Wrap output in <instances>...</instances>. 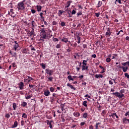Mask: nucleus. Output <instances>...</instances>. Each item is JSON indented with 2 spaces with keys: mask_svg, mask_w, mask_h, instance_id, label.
<instances>
[{
  "mask_svg": "<svg viewBox=\"0 0 129 129\" xmlns=\"http://www.w3.org/2000/svg\"><path fill=\"white\" fill-rule=\"evenodd\" d=\"M29 47L31 48V51H36V49H35V47L32 45H30Z\"/></svg>",
  "mask_w": 129,
  "mask_h": 129,
  "instance_id": "nucleus-34",
  "label": "nucleus"
},
{
  "mask_svg": "<svg viewBox=\"0 0 129 129\" xmlns=\"http://www.w3.org/2000/svg\"><path fill=\"white\" fill-rule=\"evenodd\" d=\"M44 95L45 96H49L50 95V91L49 90H46L44 92Z\"/></svg>",
  "mask_w": 129,
  "mask_h": 129,
  "instance_id": "nucleus-11",
  "label": "nucleus"
},
{
  "mask_svg": "<svg viewBox=\"0 0 129 129\" xmlns=\"http://www.w3.org/2000/svg\"><path fill=\"white\" fill-rule=\"evenodd\" d=\"M60 47H61V45H60V44H57L56 46V48L57 49H59V48H60Z\"/></svg>",
  "mask_w": 129,
  "mask_h": 129,
  "instance_id": "nucleus-55",
  "label": "nucleus"
},
{
  "mask_svg": "<svg viewBox=\"0 0 129 129\" xmlns=\"http://www.w3.org/2000/svg\"><path fill=\"white\" fill-rule=\"evenodd\" d=\"M12 66H13V68H16V67H17V64L16 63V62H13V63H12Z\"/></svg>",
  "mask_w": 129,
  "mask_h": 129,
  "instance_id": "nucleus-49",
  "label": "nucleus"
},
{
  "mask_svg": "<svg viewBox=\"0 0 129 129\" xmlns=\"http://www.w3.org/2000/svg\"><path fill=\"white\" fill-rule=\"evenodd\" d=\"M54 90L55 89H54V88L52 87L50 88V91H51V92H54Z\"/></svg>",
  "mask_w": 129,
  "mask_h": 129,
  "instance_id": "nucleus-46",
  "label": "nucleus"
},
{
  "mask_svg": "<svg viewBox=\"0 0 129 129\" xmlns=\"http://www.w3.org/2000/svg\"><path fill=\"white\" fill-rule=\"evenodd\" d=\"M18 86L20 90H24V87H25V85L24 84V83L23 82H20L18 84Z\"/></svg>",
  "mask_w": 129,
  "mask_h": 129,
  "instance_id": "nucleus-6",
  "label": "nucleus"
},
{
  "mask_svg": "<svg viewBox=\"0 0 129 129\" xmlns=\"http://www.w3.org/2000/svg\"><path fill=\"white\" fill-rule=\"evenodd\" d=\"M53 73H54V72L52 70H50L49 69H46L45 70V73H46V74H48V75L49 76H51V75H53Z\"/></svg>",
  "mask_w": 129,
  "mask_h": 129,
  "instance_id": "nucleus-4",
  "label": "nucleus"
},
{
  "mask_svg": "<svg viewBox=\"0 0 129 129\" xmlns=\"http://www.w3.org/2000/svg\"><path fill=\"white\" fill-rule=\"evenodd\" d=\"M89 129H93V126L92 125H90L89 127Z\"/></svg>",
  "mask_w": 129,
  "mask_h": 129,
  "instance_id": "nucleus-64",
  "label": "nucleus"
},
{
  "mask_svg": "<svg viewBox=\"0 0 129 129\" xmlns=\"http://www.w3.org/2000/svg\"><path fill=\"white\" fill-rule=\"evenodd\" d=\"M17 126H18V121H15L14 124L12 125V128H15V127H17Z\"/></svg>",
  "mask_w": 129,
  "mask_h": 129,
  "instance_id": "nucleus-17",
  "label": "nucleus"
},
{
  "mask_svg": "<svg viewBox=\"0 0 129 129\" xmlns=\"http://www.w3.org/2000/svg\"><path fill=\"white\" fill-rule=\"evenodd\" d=\"M77 17H79L80 16H82V11H80L77 14Z\"/></svg>",
  "mask_w": 129,
  "mask_h": 129,
  "instance_id": "nucleus-36",
  "label": "nucleus"
},
{
  "mask_svg": "<svg viewBox=\"0 0 129 129\" xmlns=\"http://www.w3.org/2000/svg\"><path fill=\"white\" fill-rule=\"evenodd\" d=\"M61 42H64L66 44H67V42H68V39L67 38L63 37L61 39Z\"/></svg>",
  "mask_w": 129,
  "mask_h": 129,
  "instance_id": "nucleus-20",
  "label": "nucleus"
},
{
  "mask_svg": "<svg viewBox=\"0 0 129 129\" xmlns=\"http://www.w3.org/2000/svg\"><path fill=\"white\" fill-rule=\"evenodd\" d=\"M52 25H53V26H56V25H57V22H56V21H53V22H52Z\"/></svg>",
  "mask_w": 129,
  "mask_h": 129,
  "instance_id": "nucleus-58",
  "label": "nucleus"
},
{
  "mask_svg": "<svg viewBox=\"0 0 129 129\" xmlns=\"http://www.w3.org/2000/svg\"><path fill=\"white\" fill-rule=\"evenodd\" d=\"M25 0L23 2H19L17 5V9H18V11H23L25 10V4L24 2Z\"/></svg>",
  "mask_w": 129,
  "mask_h": 129,
  "instance_id": "nucleus-1",
  "label": "nucleus"
},
{
  "mask_svg": "<svg viewBox=\"0 0 129 129\" xmlns=\"http://www.w3.org/2000/svg\"><path fill=\"white\" fill-rule=\"evenodd\" d=\"M54 101H55V99H54V97H50V102H51V103H54Z\"/></svg>",
  "mask_w": 129,
  "mask_h": 129,
  "instance_id": "nucleus-35",
  "label": "nucleus"
},
{
  "mask_svg": "<svg viewBox=\"0 0 129 129\" xmlns=\"http://www.w3.org/2000/svg\"><path fill=\"white\" fill-rule=\"evenodd\" d=\"M87 116H88V114L87 113H84L83 114V118H87Z\"/></svg>",
  "mask_w": 129,
  "mask_h": 129,
  "instance_id": "nucleus-27",
  "label": "nucleus"
},
{
  "mask_svg": "<svg viewBox=\"0 0 129 129\" xmlns=\"http://www.w3.org/2000/svg\"><path fill=\"white\" fill-rule=\"evenodd\" d=\"M13 107L14 110H16V108H17V104H16V103H13Z\"/></svg>",
  "mask_w": 129,
  "mask_h": 129,
  "instance_id": "nucleus-32",
  "label": "nucleus"
},
{
  "mask_svg": "<svg viewBox=\"0 0 129 129\" xmlns=\"http://www.w3.org/2000/svg\"><path fill=\"white\" fill-rule=\"evenodd\" d=\"M48 79L49 80V81H52V80H53V77H48Z\"/></svg>",
  "mask_w": 129,
  "mask_h": 129,
  "instance_id": "nucleus-51",
  "label": "nucleus"
},
{
  "mask_svg": "<svg viewBox=\"0 0 129 129\" xmlns=\"http://www.w3.org/2000/svg\"><path fill=\"white\" fill-rule=\"evenodd\" d=\"M68 79H69V81H73V80H74V79L73 78H72V76L70 75L68 77Z\"/></svg>",
  "mask_w": 129,
  "mask_h": 129,
  "instance_id": "nucleus-25",
  "label": "nucleus"
},
{
  "mask_svg": "<svg viewBox=\"0 0 129 129\" xmlns=\"http://www.w3.org/2000/svg\"><path fill=\"white\" fill-rule=\"evenodd\" d=\"M85 124H86L85 122H81L80 124V125L81 126H83V125H84Z\"/></svg>",
  "mask_w": 129,
  "mask_h": 129,
  "instance_id": "nucleus-47",
  "label": "nucleus"
},
{
  "mask_svg": "<svg viewBox=\"0 0 129 129\" xmlns=\"http://www.w3.org/2000/svg\"><path fill=\"white\" fill-rule=\"evenodd\" d=\"M20 46L19 44H14L13 46V49L15 50V51H17L18 50V48H19Z\"/></svg>",
  "mask_w": 129,
  "mask_h": 129,
  "instance_id": "nucleus-15",
  "label": "nucleus"
},
{
  "mask_svg": "<svg viewBox=\"0 0 129 129\" xmlns=\"http://www.w3.org/2000/svg\"><path fill=\"white\" fill-rule=\"evenodd\" d=\"M102 5V2L99 1L98 6H97V8H100V7H101Z\"/></svg>",
  "mask_w": 129,
  "mask_h": 129,
  "instance_id": "nucleus-28",
  "label": "nucleus"
},
{
  "mask_svg": "<svg viewBox=\"0 0 129 129\" xmlns=\"http://www.w3.org/2000/svg\"><path fill=\"white\" fill-rule=\"evenodd\" d=\"M31 97H32V95H29L25 97L26 99H31Z\"/></svg>",
  "mask_w": 129,
  "mask_h": 129,
  "instance_id": "nucleus-39",
  "label": "nucleus"
},
{
  "mask_svg": "<svg viewBox=\"0 0 129 129\" xmlns=\"http://www.w3.org/2000/svg\"><path fill=\"white\" fill-rule=\"evenodd\" d=\"M60 26H61V27H65V26H66V23L64 21H62L60 23Z\"/></svg>",
  "mask_w": 129,
  "mask_h": 129,
  "instance_id": "nucleus-31",
  "label": "nucleus"
},
{
  "mask_svg": "<svg viewBox=\"0 0 129 129\" xmlns=\"http://www.w3.org/2000/svg\"><path fill=\"white\" fill-rule=\"evenodd\" d=\"M122 122L124 124L129 123V119H126V118H124L122 119Z\"/></svg>",
  "mask_w": 129,
  "mask_h": 129,
  "instance_id": "nucleus-9",
  "label": "nucleus"
},
{
  "mask_svg": "<svg viewBox=\"0 0 129 129\" xmlns=\"http://www.w3.org/2000/svg\"><path fill=\"white\" fill-rule=\"evenodd\" d=\"M100 124V123L98 122L96 123V125H95V129H98V125Z\"/></svg>",
  "mask_w": 129,
  "mask_h": 129,
  "instance_id": "nucleus-41",
  "label": "nucleus"
},
{
  "mask_svg": "<svg viewBox=\"0 0 129 129\" xmlns=\"http://www.w3.org/2000/svg\"><path fill=\"white\" fill-rule=\"evenodd\" d=\"M89 60V59L87 58V60H83V66H87V61H88Z\"/></svg>",
  "mask_w": 129,
  "mask_h": 129,
  "instance_id": "nucleus-18",
  "label": "nucleus"
},
{
  "mask_svg": "<svg viewBox=\"0 0 129 129\" xmlns=\"http://www.w3.org/2000/svg\"><path fill=\"white\" fill-rule=\"evenodd\" d=\"M40 17L43 19V20H44V17H43V13H40Z\"/></svg>",
  "mask_w": 129,
  "mask_h": 129,
  "instance_id": "nucleus-59",
  "label": "nucleus"
},
{
  "mask_svg": "<svg viewBox=\"0 0 129 129\" xmlns=\"http://www.w3.org/2000/svg\"><path fill=\"white\" fill-rule=\"evenodd\" d=\"M31 13L32 14H35L36 13V10L34 9L31 10Z\"/></svg>",
  "mask_w": 129,
  "mask_h": 129,
  "instance_id": "nucleus-62",
  "label": "nucleus"
},
{
  "mask_svg": "<svg viewBox=\"0 0 129 129\" xmlns=\"http://www.w3.org/2000/svg\"><path fill=\"white\" fill-rule=\"evenodd\" d=\"M109 84H110V85H112L113 84V82L111 80H109Z\"/></svg>",
  "mask_w": 129,
  "mask_h": 129,
  "instance_id": "nucleus-53",
  "label": "nucleus"
},
{
  "mask_svg": "<svg viewBox=\"0 0 129 129\" xmlns=\"http://www.w3.org/2000/svg\"><path fill=\"white\" fill-rule=\"evenodd\" d=\"M67 86L71 88V89H73V90H76V88H75L72 85H71L70 83H68L67 84Z\"/></svg>",
  "mask_w": 129,
  "mask_h": 129,
  "instance_id": "nucleus-10",
  "label": "nucleus"
},
{
  "mask_svg": "<svg viewBox=\"0 0 129 129\" xmlns=\"http://www.w3.org/2000/svg\"><path fill=\"white\" fill-rule=\"evenodd\" d=\"M92 58H96V54H94L91 55Z\"/></svg>",
  "mask_w": 129,
  "mask_h": 129,
  "instance_id": "nucleus-63",
  "label": "nucleus"
},
{
  "mask_svg": "<svg viewBox=\"0 0 129 129\" xmlns=\"http://www.w3.org/2000/svg\"><path fill=\"white\" fill-rule=\"evenodd\" d=\"M46 122H47V124L48 125H51L52 124V122H51V121L49 120H47Z\"/></svg>",
  "mask_w": 129,
  "mask_h": 129,
  "instance_id": "nucleus-37",
  "label": "nucleus"
},
{
  "mask_svg": "<svg viewBox=\"0 0 129 129\" xmlns=\"http://www.w3.org/2000/svg\"><path fill=\"white\" fill-rule=\"evenodd\" d=\"M95 78H97V79H98L99 78H103V75L101 74H96L95 75Z\"/></svg>",
  "mask_w": 129,
  "mask_h": 129,
  "instance_id": "nucleus-8",
  "label": "nucleus"
},
{
  "mask_svg": "<svg viewBox=\"0 0 129 129\" xmlns=\"http://www.w3.org/2000/svg\"><path fill=\"white\" fill-rule=\"evenodd\" d=\"M65 11H63L62 10H59L58 11V17H61V16H62V14H63V13H64Z\"/></svg>",
  "mask_w": 129,
  "mask_h": 129,
  "instance_id": "nucleus-22",
  "label": "nucleus"
},
{
  "mask_svg": "<svg viewBox=\"0 0 129 129\" xmlns=\"http://www.w3.org/2000/svg\"><path fill=\"white\" fill-rule=\"evenodd\" d=\"M124 91H125L124 90V89H122V90H121L120 91V92L121 94H122V93H124Z\"/></svg>",
  "mask_w": 129,
  "mask_h": 129,
  "instance_id": "nucleus-57",
  "label": "nucleus"
},
{
  "mask_svg": "<svg viewBox=\"0 0 129 129\" xmlns=\"http://www.w3.org/2000/svg\"><path fill=\"white\" fill-rule=\"evenodd\" d=\"M72 3V1H69L67 3V5L65 6V8H69L70 7V5H71V3Z\"/></svg>",
  "mask_w": 129,
  "mask_h": 129,
  "instance_id": "nucleus-13",
  "label": "nucleus"
},
{
  "mask_svg": "<svg viewBox=\"0 0 129 129\" xmlns=\"http://www.w3.org/2000/svg\"><path fill=\"white\" fill-rule=\"evenodd\" d=\"M77 40H78V44H80V42L81 41V38L79 37V35L77 36Z\"/></svg>",
  "mask_w": 129,
  "mask_h": 129,
  "instance_id": "nucleus-23",
  "label": "nucleus"
},
{
  "mask_svg": "<svg viewBox=\"0 0 129 129\" xmlns=\"http://www.w3.org/2000/svg\"><path fill=\"white\" fill-rule=\"evenodd\" d=\"M125 77H126L128 79H129V75L127 74V73H126L124 74Z\"/></svg>",
  "mask_w": 129,
  "mask_h": 129,
  "instance_id": "nucleus-44",
  "label": "nucleus"
},
{
  "mask_svg": "<svg viewBox=\"0 0 129 129\" xmlns=\"http://www.w3.org/2000/svg\"><path fill=\"white\" fill-rule=\"evenodd\" d=\"M82 71H84L85 70H86V66H82Z\"/></svg>",
  "mask_w": 129,
  "mask_h": 129,
  "instance_id": "nucleus-43",
  "label": "nucleus"
},
{
  "mask_svg": "<svg viewBox=\"0 0 129 129\" xmlns=\"http://www.w3.org/2000/svg\"><path fill=\"white\" fill-rule=\"evenodd\" d=\"M32 27V29H34L35 28V26H36V24L35 23V21H32L31 22Z\"/></svg>",
  "mask_w": 129,
  "mask_h": 129,
  "instance_id": "nucleus-30",
  "label": "nucleus"
},
{
  "mask_svg": "<svg viewBox=\"0 0 129 129\" xmlns=\"http://www.w3.org/2000/svg\"><path fill=\"white\" fill-rule=\"evenodd\" d=\"M76 14V11L73 10L72 11V15H75Z\"/></svg>",
  "mask_w": 129,
  "mask_h": 129,
  "instance_id": "nucleus-52",
  "label": "nucleus"
},
{
  "mask_svg": "<svg viewBox=\"0 0 129 129\" xmlns=\"http://www.w3.org/2000/svg\"><path fill=\"white\" fill-rule=\"evenodd\" d=\"M122 69L123 72H126L127 70H128V67H122Z\"/></svg>",
  "mask_w": 129,
  "mask_h": 129,
  "instance_id": "nucleus-12",
  "label": "nucleus"
},
{
  "mask_svg": "<svg viewBox=\"0 0 129 129\" xmlns=\"http://www.w3.org/2000/svg\"><path fill=\"white\" fill-rule=\"evenodd\" d=\"M21 124L22 126H24L25 125V121L22 120L21 122Z\"/></svg>",
  "mask_w": 129,
  "mask_h": 129,
  "instance_id": "nucleus-50",
  "label": "nucleus"
},
{
  "mask_svg": "<svg viewBox=\"0 0 129 129\" xmlns=\"http://www.w3.org/2000/svg\"><path fill=\"white\" fill-rule=\"evenodd\" d=\"M53 41H54V42H58L59 41V39H58V38H53Z\"/></svg>",
  "mask_w": 129,
  "mask_h": 129,
  "instance_id": "nucleus-56",
  "label": "nucleus"
},
{
  "mask_svg": "<svg viewBox=\"0 0 129 129\" xmlns=\"http://www.w3.org/2000/svg\"><path fill=\"white\" fill-rule=\"evenodd\" d=\"M124 11H125V13H128V11H129V7H128V6L126 5L125 6Z\"/></svg>",
  "mask_w": 129,
  "mask_h": 129,
  "instance_id": "nucleus-24",
  "label": "nucleus"
},
{
  "mask_svg": "<svg viewBox=\"0 0 129 129\" xmlns=\"http://www.w3.org/2000/svg\"><path fill=\"white\" fill-rule=\"evenodd\" d=\"M116 115V113H113L111 114L110 116H112L113 118H114V116Z\"/></svg>",
  "mask_w": 129,
  "mask_h": 129,
  "instance_id": "nucleus-48",
  "label": "nucleus"
},
{
  "mask_svg": "<svg viewBox=\"0 0 129 129\" xmlns=\"http://www.w3.org/2000/svg\"><path fill=\"white\" fill-rule=\"evenodd\" d=\"M113 95H115L116 97H118V98H122V97H124V94H121L119 92H116L115 93H112Z\"/></svg>",
  "mask_w": 129,
  "mask_h": 129,
  "instance_id": "nucleus-3",
  "label": "nucleus"
},
{
  "mask_svg": "<svg viewBox=\"0 0 129 129\" xmlns=\"http://www.w3.org/2000/svg\"><path fill=\"white\" fill-rule=\"evenodd\" d=\"M12 57H15V58H17V53L14 52L12 53Z\"/></svg>",
  "mask_w": 129,
  "mask_h": 129,
  "instance_id": "nucleus-45",
  "label": "nucleus"
},
{
  "mask_svg": "<svg viewBox=\"0 0 129 129\" xmlns=\"http://www.w3.org/2000/svg\"><path fill=\"white\" fill-rule=\"evenodd\" d=\"M40 66H41L42 69H44V70L46 69V64L43 63H41Z\"/></svg>",
  "mask_w": 129,
  "mask_h": 129,
  "instance_id": "nucleus-26",
  "label": "nucleus"
},
{
  "mask_svg": "<svg viewBox=\"0 0 129 129\" xmlns=\"http://www.w3.org/2000/svg\"><path fill=\"white\" fill-rule=\"evenodd\" d=\"M22 117H23L24 118H27V117H28V116L27 115V114L24 113L22 114Z\"/></svg>",
  "mask_w": 129,
  "mask_h": 129,
  "instance_id": "nucleus-40",
  "label": "nucleus"
},
{
  "mask_svg": "<svg viewBox=\"0 0 129 129\" xmlns=\"http://www.w3.org/2000/svg\"><path fill=\"white\" fill-rule=\"evenodd\" d=\"M27 105H28V103L26 102H23L21 103V106H23V107H25Z\"/></svg>",
  "mask_w": 129,
  "mask_h": 129,
  "instance_id": "nucleus-21",
  "label": "nucleus"
},
{
  "mask_svg": "<svg viewBox=\"0 0 129 129\" xmlns=\"http://www.w3.org/2000/svg\"><path fill=\"white\" fill-rule=\"evenodd\" d=\"M28 36H29V37H32L33 35H35V30H34V28H32V30L27 33Z\"/></svg>",
  "mask_w": 129,
  "mask_h": 129,
  "instance_id": "nucleus-7",
  "label": "nucleus"
},
{
  "mask_svg": "<svg viewBox=\"0 0 129 129\" xmlns=\"http://www.w3.org/2000/svg\"><path fill=\"white\" fill-rule=\"evenodd\" d=\"M24 78L25 79H24V81L27 83L26 84H29V83L31 82V80H34L33 78L28 76L24 77Z\"/></svg>",
  "mask_w": 129,
  "mask_h": 129,
  "instance_id": "nucleus-2",
  "label": "nucleus"
},
{
  "mask_svg": "<svg viewBox=\"0 0 129 129\" xmlns=\"http://www.w3.org/2000/svg\"><path fill=\"white\" fill-rule=\"evenodd\" d=\"M74 115L76 117H78V116H80V113L78 112H75L74 113Z\"/></svg>",
  "mask_w": 129,
  "mask_h": 129,
  "instance_id": "nucleus-19",
  "label": "nucleus"
},
{
  "mask_svg": "<svg viewBox=\"0 0 129 129\" xmlns=\"http://www.w3.org/2000/svg\"><path fill=\"white\" fill-rule=\"evenodd\" d=\"M47 35L46 34H40V41H42V42H44L45 41V39H46Z\"/></svg>",
  "mask_w": 129,
  "mask_h": 129,
  "instance_id": "nucleus-5",
  "label": "nucleus"
},
{
  "mask_svg": "<svg viewBox=\"0 0 129 129\" xmlns=\"http://www.w3.org/2000/svg\"><path fill=\"white\" fill-rule=\"evenodd\" d=\"M10 117L11 115L9 113H7L5 115V117H7V118H10Z\"/></svg>",
  "mask_w": 129,
  "mask_h": 129,
  "instance_id": "nucleus-42",
  "label": "nucleus"
},
{
  "mask_svg": "<svg viewBox=\"0 0 129 129\" xmlns=\"http://www.w3.org/2000/svg\"><path fill=\"white\" fill-rule=\"evenodd\" d=\"M83 105L85 107H87V101H84L83 103Z\"/></svg>",
  "mask_w": 129,
  "mask_h": 129,
  "instance_id": "nucleus-29",
  "label": "nucleus"
},
{
  "mask_svg": "<svg viewBox=\"0 0 129 129\" xmlns=\"http://www.w3.org/2000/svg\"><path fill=\"white\" fill-rule=\"evenodd\" d=\"M40 34H46V31H45V28L40 29Z\"/></svg>",
  "mask_w": 129,
  "mask_h": 129,
  "instance_id": "nucleus-14",
  "label": "nucleus"
},
{
  "mask_svg": "<svg viewBox=\"0 0 129 129\" xmlns=\"http://www.w3.org/2000/svg\"><path fill=\"white\" fill-rule=\"evenodd\" d=\"M125 116H128L129 115V111H127V112H126L124 114Z\"/></svg>",
  "mask_w": 129,
  "mask_h": 129,
  "instance_id": "nucleus-61",
  "label": "nucleus"
},
{
  "mask_svg": "<svg viewBox=\"0 0 129 129\" xmlns=\"http://www.w3.org/2000/svg\"><path fill=\"white\" fill-rule=\"evenodd\" d=\"M36 9L37 10V12H41L42 10V6H36Z\"/></svg>",
  "mask_w": 129,
  "mask_h": 129,
  "instance_id": "nucleus-16",
  "label": "nucleus"
},
{
  "mask_svg": "<svg viewBox=\"0 0 129 129\" xmlns=\"http://www.w3.org/2000/svg\"><path fill=\"white\" fill-rule=\"evenodd\" d=\"M111 61V59H110V58L108 57L106 59V62H107V63H109V62H110Z\"/></svg>",
  "mask_w": 129,
  "mask_h": 129,
  "instance_id": "nucleus-38",
  "label": "nucleus"
},
{
  "mask_svg": "<svg viewBox=\"0 0 129 129\" xmlns=\"http://www.w3.org/2000/svg\"><path fill=\"white\" fill-rule=\"evenodd\" d=\"M95 15L97 17V18H98V17H99V16H100V14L97 13H95Z\"/></svg>",
  "mask_w": 129,
  "mask_h": 129,
  "instance_id": "nucleus-54",
  "label": "nucleus"
},
{
  "mask_svg": "<svg viewBox=\"0 0 129 129\" xmlns=\"http://www.w3.org/2000/svg\"><path fill=\"white\" fill-rule=\"evenodd\" d=\"M110 35H111V32H108V31L106 32V37H110Z\"/></svg>",
  "mask_w": 129,
  "mask_h": 129,
  "instance_id": "nucleus-33",
  "label": "nucleus"
},
{
  "mask_svg": "<svg viewBox=\"0 0 129 129\" xmlns=\"http://www.w3.org/2000/svg\"><path fill=\"white\" fill-rule=\"evenodd\" d=\"M121 65H122L123 66H126L127 63H126V62H122L121 63Z\"/></svg>",
  "mask_w": 129,
  "mask_h": 129,
  "instance_id": "nucleus-60",
  "label": "nucleus"
}]
</instances>
